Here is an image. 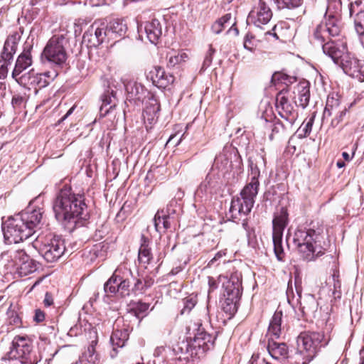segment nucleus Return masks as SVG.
<instances>
[{
	"instance_id": "nucleus-1",
	"label": "nucleus",
	"mask_w": 364,
	"mask_h": 364,
	"mask_svg": "<svg viewBox=\"0 0 364 364\" xmlns=\"http://www.w3.org/2000/svg\"><path fill=\"white\" fill-rule=\"evenodd\" d=\"M56 220L69 231L82 226L90 215L83 195L75 194L70 188H62L53 203Z\"/></svg>"
},
{
	"instance_id": "nucleus-2",
	"label": "nucleus",
	"mask_w": 364,
	"mask_h": 364,
	"mask_svg": "<svg viewBox=\"0 0 364 364\" xmlns=\"http://www.w3.org/2000/svg\"><path fill=\"white\" fill-rule=\"evenodd\" d=\"M43 214L41 208L33 209L29 205L26 210L9 217L1 225L5 243H18L33 235L39 228Z\"/></svg>"
},
{
	"instance_id": "nucleus-3",
	"label": "nucleus",
	"mask_w": 364,
	"mask_h": 364,
	"mask_svg": "<svg viewBox=\"0 0 364 364\" xmlns=\"http://www.w3.org/2000/svg\"><path fill=\"white\" fill-rule=\"evenodd\" d=\"M292 245L304 260L311 261L322 256L328 245L323 226L318 222L312 221L298 227L292 237Z\"/></svg>"
},
{
	"instance_id": "nucleus-4",
	"label": "nucleus",
	"mask_w": 364,
	"mask_h": 364,
	"mask_svg": "<svg viewBox=\"0 0 364 364\" xmlns=\"http://www.w3.org/2000/svg\"><path fill=\"white\" fill-rule=\"evenodd\" d=\"M259 186V181L250 180L240 191V196L232 198L229 213L233 220H240L251 212L258 193Z\"/></svg>"
},
{
	"instance_id": "nucleus-5",
	"label": "nucleus",
	"mask_w": 364,
	"mask_h": 364,
	"mask_svg": "<svg viewBox=\"0 0 364 364\" xmlns=\"http://www.w3.org/2000/svg\"><path fill=\"white\" fill-rule=\"evenodd\" d=\"M0 262L11 272H14L21 277L34 272L38 269L36 262L23 250L2 253L0 256Z\"/></svg>"
},
{
	"instance_id": "nucleus-6",
	"label": "nucleus",
	"mask_w": 364,
	"mask_h": 364,
	"mask_svg": "<svg viewBox=\"0 0 364 364\" xmlns=\"http://www.w3.org/2000/svg\"><path fill=\"white\" fill-rule=\"evenodd\" d=\"M322 49L333 63L339 65L349 76H358L354 68L359 60L347 52L346 47L341 43L328 41L322 45Z\"/></svg>"
},
{
	"instance_id": "nucleus-7",
	"label": "nucleus",
	"mask_w": 364,
	"mask_h": 364,
	"mask_svg": "<svg viewBox=\"0 0 364 364\" xmlns=\"http://www.w3.org/2000/svg\"><path fill=\"white\" fill-rule=\"evenodd\" d=\"M216 336L208 333L201 324L198 325L197 332L193 338L183 342L180 347L182 353L193 358H201L206 351L213 348Z\"/></svg>"
},
{
	"instance_id": "nucleus-8",
	"label": "nucleus",
	"mask_w": 364,
	"mask_h": 364,
	"mask_svg": "<svg viewBox=\"0 0 364 364\" xmlns=\"http://www.w3.org/2000/svg\"><path fill=\"white\" fill-rule=\"evenodd\" d=\"M324 335L320 332H301L296 338V354L302 359L301 364H308L316 356L318 349L326 345Z\"/></svg>"
},
{
	"instance_id": "nucleus-9",
	"label": "nucleus",
	"mask_w": 364,
	"mask_h": 364,
	"mask_svg": "<svg viewBox=\"0 0 364 364\" xmlns=\"http://www.w3.org/2000/svg\"><path fill=\"white\" fill-rule=\"evenodd\" d=\"M33 247L48 262L58 261L66 250L64 240L51 235L42 238L38 237L33 243Z\"/></svg>"
},
{
	"instance_id": "nucleus-10",
	"label": "nucleus",
	"mask_w": 364,
	"mask_h": 364,
	"mask_svg": "<svg viewBox=\"0 0 364 364\" xmlns=\"http://www.w3.org/2000/svg\"><path fill=\"white\" fill-rule=\"evenodd\" d=\"M288 91L283 89L276 97V108L279 116L285 121L284 124L277 122L274 124L272 132H279L287 128H291L298 118L296 109L290 103L287 95Z\"/></svg>"
},
{
	"instance_id": "nucleus-11",
	"label": "nucleus",
	"mask_w": 364,
	"mask_h": 364,
	"mask_svg": "<svg viewBox=\"0 0 364 364\" xmlns=\"http://www.w3.org/2000/svg\"><path fill=\"white\" fill-rule=\"evenodd\" d=\"M67 44L68 40L63 35H54L48 41L42 52V60L51 65H63L68 57L65 48Z\"/></svg>"
},
{
	"instance_id": "nucleus-12",
	"label": "nucleus",
	"mask_w": 364,
	"mask_h": 364,
	"mask_svg": "<svg viewBox=\"0 0 364 364\" xmlns=\"http://www.w3.org/2000/svg\"><path fill=\"white\" fill-rule=\"evenodd\" d=\"M289 223L287 209L282 207L274 214L272 220V241L274 252L279 261H284L285 252L282 245L283 232Z\"/></svg>"
},
{
	"instance_id": "nucleus-13",
	"label": "nucleus",
	"mask_w": 364,
	"mask_h": 364,
	"mask_svg": "<svg viewBox=\"0 0 364 364\" xmlns=\"http://www.w3.org/2000/svg\"><path fill=\"white\" fill-rule=\"evenodd\" d=\"M56 76V73H53L51 75L50 72L38 73L33 69H31L18 77L16 81L25 88L28 90L34 88L36 90L37 88L46 87Z\"/></svg>"
},
{
	"instance_id": "nucleus-14",
	"label": "nucleus",
	"mask_w": 364,
	"mask_h": 364,
	"mask_svg": "<svg viewBox=\"0 0 364 364\" xmlns=\"http://www.w3.org/2000/svg\"><path fill=\"white\" fill-rule=\"evenodd\" d=\"M325 23L318 25L314 32V38L323 43L327 36H337L339 35L341 29L338 24V16L337 14H331L329 9L325 15Z\"/></svg>"
},
{
	"instance_id": "nucleus-15",
	"label": "nucleus",
	"mask_w": 364,
	"mask_h": 364,
	"mask_svg": "<svg viewBox=\"0 0 364 364\" xmlns=\"http://www.w3.org/2000/svg\"><path fill=\"white\" fill-rule=\"evenodd\" d=\"M20 39L21 36L17 32L9 35L6 39L0 57V62H4L0 67V79L6 76L8 73L7 66L11 64L14 58Z\"/></svg>"
},
{
	"instance_id": "nucleus-16",
	"label": "nucleus",
	"mask_w": 364,
	"mask_h": 364,
	"mask_svg": "<svg viewBox=\"0 0 364 364\" xmlns=\"http://www.w3.org/2000/svg\"><path fill=\"white\" fill-rule=\"evenodd\" d=\"M4 358H37L32 353V341L28 336L14 337L10 350Z\"/></svg>"
},
{
	"instance_id": "nucleus-17",
	"label": "nucleus",
	"mask_w": 364,
	"mask_h": 364,
	"mask_svg": "<svg viewBox=\"0 0 364 364\" xmlns=\"http://www.w3.org/2000/svg\"><path fill=\"white\" fill-rule=\"evenodd\" d=\"M107 31L105 22L96 21L84 33L83 41L90 47H97L106 41L109 42Z\"/></svg>"
},
{
	"instance_id": "nucleus-18",
	"label": "nucleus",
	"mask_w": 364,
	"mask_h": 364,
	"mask_svg": "<svg viewBox=\"0 0 364 364\" xmlns=\"http://www.w3.org/2000/svg\"><path fill=\"white\" fill-rule=\"evenodd\" d=\"M176 204V201H171L166 208L159 210L156 212L154 218V223L157 232L160 233L162 232H165L168 229L171 228L176 213L173 207Z\"/></svg>"
},
{
	"instance_id": "nucleus-19",
	"label": "nucleus",
	"mask_w": 364,
	"mask_h": 364,
	"mask_svg": "<svg viewBox=\"0 0 364 364\" xmlns=\"http://www.w3.org/2000/svg\"><path fill=\"white\" fill-rule=\"evenodd\" d=\"M272 18V11L263 0H259L257 6L250 11L247 20L257 27L267 24Z\"/></svg>"
},
{
	"instance_id": "nucleus-20",
	"label": "nucleus",
	"mask_w": 364,
	"mask_h": 364,
	"mask_svg": "<svg viewBox=\"0 0 364 364\" xmlns=\"http://www.w3.org/2000/svg\"><path fill=\"white\" fill-rule=\"evenodd\" d=\"M219 281L222 282L223 288L224 289L223 294H230L235 296H241L242 294V282L241 274L235 272L227 276H219Z\"/></svg>"
},
{
	"instance_id": "nucleus-21",
	"label": "nucleus",
	"mask_w": 364,
	"mask_h": 364,
	"mask_svg": "<svg viewBox=\"0 0 364 364\" xmlns=\"http://www.w3.org/2000/svg\"><path fill=\"white\" fill-rule=\"evenodd\" d=\"M32 45L25 44L22 53L18 56L12 72V77L15 80L18 79V77L22 75L23 72L32 65Z\"/></svg>"
},
{
	"instance_id": "nucleus-22",
	"label": "nucleus",
	"mask_w": 364,
	"mask_h": 364,
	"mask_svg": "<svg viewBox=\"0 0 364 364\" xmlns=\"http://www.w3.org/2000/svg\"><path fill=\"white\" fill-rule=\"evenodd\" d=\"M137 29L139 34L144 31L148 40L153 44H156L162 36V25L156 18L145 22L144 25L138 24Z\"/></svg>"
},
{
	"instance_id": "nucleus-23",
	"label": "nucleus",
	"mask_w": 364,
	"mask_h": 364,
	"mask_svg": "<svg viewBox=\"0 0 364 364\" xmlns=\"http://www.w3.org/2000/svg\"><path fill=\"white\" fill-rule=\"evenodd\" d=\"M299 311L302 314V317L308 320L316 316L318 304L312 294H306L304 297H300Z\"/></svg>"
},
{
	"instance_id": "nucleus-24",
	"label": "nucleus",
	"mask_w": 364,
	"mask_h": 364,
	"mask_svg": "<svg viewBox=\"0 0 364 364\" xmlns=\"http://www.w3.org/2000/svg\"><path fill=\"white\" fill-rule=\"evenodd\" d=\"M105 26L107 28V35L109 40L117 41V38H123L127 31V25L124 19L116 18L111 20Z\"/></svg>"
},
{
	"instance_id": "nucleus-25",
	"label": "nucleus",
	"mask_w": 364,
	"mask_h": 364,
	"mask_svg": "<svg viewBox=\"0 0 364 364\" xmlns=\"http://www.w3.org/2000/svg\"><path fill=\"white\" fill-rule=\"evenodd\" d=\"M274 338H269L267 348L272 358L280 362L284 361L289 355V348L285 343H279L274 341Z\"/></svg>"
},
{
	"instance_id": "nucleus-26",
	"label": "nucleus",
	"mask_w": 364,
	"mask_h": 364,
	"mask_svg": "<svg viewBox=\"0 0 364 364\" xmlns=\"http://www.w3.org/2000/svg\"><path fill=\"white\" fill-rule=\"evenodd\" d=\"M151 79L154 85L159 88H166L174 81V77L166 73L164 69L159 66H156L150 72Z\"/></svg>"
},
{
	"instance_id": "nucleus-27",
	"label": "nucleus",
	"mask_w": 364,
	"mask_h": 364,
	"mask_svg": "<svg viewBox=\"0 0 364 364\" xmlns=\"http://www.w3.org/2000/svg\"><path fill=\"white\" fill-rule=\"evenodd\" d=\"M127 92V100L129 101H142L145 97L146 90L140 83L135 81H129L124 83Z\"/></svg>"
},
{
	"instance_id": "nucleus-28",
	"label": "nucleus",
	"mask_w": 364,
	"mask_h": 364,
	"mask_svg": "<svg viewBox=\"0 0 364 364\" xmlns=\"http://www.w3.org/2000/svg\"><path fill=\"white\" fill-rule=\"evenodd\" d=\"M128 338L129 333L127 329H115L113 331L110 337V342L112 346V352L111 353L112 358H114L117 355V349L124 346L125 343Z\"/></svg>"
},
{
	"instance_id": "nucleus-29",
	"label": "nucleus",
	"mask_w": 364,
	"mask_h": 364,
	"mask_svg": "<svg viewBox=\"0 0 364 364\" xmlns=\"http://www.w3.org/2000/svg\"><path fill=\"white\" fill-rule=\"evenodd\" d=\"M160 111V103L158 99L152 94H149L144 110V117L151 123L157 119Z\"/></svg>"
},
{
	"instance_id": "nucleus-30",
	"label": "nucleus",
	"mask_w": 364,
	"mask_h": 364,
	"mask_svg": "<svg viewBox=\"0 0 364 364\" xmlns=\"http://www.w3.org/2000/svg\"><path fill=\"white\" fill-rule=\"evenodd\" d=\"M282 312L276 311L273 314L267 330V336L269 338H279L282 334Z\"/></svg>"
},
{
	"instance_id": "nucleus-31",
	"label": "nucleus",
	"mask_w": 364,
	"mask_h": 364,
	"mask_svg": "<svg viewBox=\"0 0 364 364\" xmlns=\"http://www.w3.org/2000/svg\"><path fill=\"white\" fill-rule=\"evenodd\" d=\"M116 93L108 89L101 96L102 105L100 108L101 115H107L109 110L115 107Z\"/></svg>"
},
{
	"instance_id": "nucleus-32",
	"label": "nucleus",
	"mask_w": 364,
	"mask_h": 364,
	"mask_svg": "<svg viewBox=\"0 0 364 364\" xmlns=\"http://www.w3.org/2000/svg\"><path fill=\"white\" fill-rule=\"evenodd\" d=\"M249 167L250 168V180L255 181H259V178L260 176V168L259 165H264L265 164V159L263 156L257 154V156L253 157H250L248 160Z\"/></svg>"
},
{
	"instance_id": "nucleus-33",
	"label": "nucleus",
	"mask_w": 364,
	"mask_h": 364,
	"mask_svg": "<svg viewBox=\"0 0 364 364\" xmlns=\"http://www.w3.org/2000/svg\"><path fill=\"white\" fill-rule=\"evenodd\" d=\"M223 295L225 299L222 304L223 310L230 316H232L237 311L240 296H235L230 294Z\"/></svg>"
},
{
	"instance_id": "nucleus-34",
	"label": "nucleus",
	"mask_w": 364,
	"mask_h": 364,
	"mask_svg": "<svg viewBox=\"0 0 364 364\" xmlns=\"http://www.w3.org/2000/svg\"><path fill=\"white\" fill-rule=\"evenodd\" d=\"M340 109V100L338 97L329 95L327 98L326 107L323 110L322 117L323 121H324L326 118L333 115V114L337 112V111Z\"/></svg>"
},
{
	"instance_id": "nucleus-35",
	"label": "nucleus",
	"mask_w": 364,
	"mask_h": 364,
	"mask_svg": "<svg viewBox=\"0 0 364 364\" xmlns=\"http://www.w3.org/2000/svg\"><path fill=\"white\" fill-rule=\"evenodd\" d=\"M139 261L144 264H148L152 259L151 248L149 247L147 239L142 235L141 243L139 250Z\"/></svg>"
},
{
	"instance_id": "nucleus-36",
	"label": "nucleus",
	"mask_w": 364,
	"mask_h": 364,
	"mask_svg": "<svg viewBox=\"0 0 364 364\" xmlns=\"http://www.w3.org/2000/svg\"><path fill=\"white\" fill-rule=\"evenodd\" d=\"M299 106L305 108L308 106L310 99V91L308 83H299L296 88Z\"/></svg>"
},
{
	"instance_id": "nucleus-37",
	"label": "nucleus",
	"mask_w": 364,
	"mask_h": 364,
	"mask_svg": "<svg viewBox=\"0 0 364 364\" xmlns=\"http://www.w3.org/2000/svg\"><path fill=\"white\" fill-rule=\"evenodd\" d=\"M129 306V312L141 319L148 314L150 304L139 301L131 304Z\"/></svg>"
},
{
	"instance_id": "nucleus-38",
	"label": "nucleus",
	"mask_w": 364,
	"mask_h": 364,
	"mask_svg": "<svg viewBox=\"0 0 364 364\" xmlns=\"http://www.w3.org/2000/svg\"><path fill=\"white\" fill-rule=\"evenodd\" d=\"M118 274L117 271L112 274V276L105 283L104 291L107 295L115 294L118 293Z\"/></svg>"
},
{
	"instance_id": "nucleus-39",
	"label": "nucleus",
	"mask_w": 364,
	"mask_h": 364,
	"mask_svg": "<svg viewBox=\"0 0 364 364\" xmlns=\"http://www.w3.org/2000/svg\"><path fill=\"white\" fill-rule=\"evenodd\" d=\"M314 122V117H310L307 121H304L299 128L297 129L296 133L299 139H304L308 136L312 129Z\"/></svg>"
},
{
	"instance_id": "nucleus-40",
	"label": "nucleus",
	"mask_w": 364,
	"mask_h": 364,
	"mask_svg": "<svg viewBox=\"0 0 364 364\" xmlns=\"http://www.w3.org/2000/svg\"><path fill=\"white\" fill-rule=\"evenodd\" d=\"M198 302L196 295L190 294L182 300L183 308L181 310V314H189L195 307Z\"/></svg>"
},
{
	"instance_id": "nucleus-41",
	"label": "nucleus",
	"mask_w": 364,
	"mask_h": 364,
	"mask_svg": "<svg viewBox=\"0 0 364 364\" xmlns=\"http://www.w3.org/2000/svg\"><path fill=\"white\" fill-rule=\"evenodd\" d=\"M231 18V14H226L222 16L213 24L211 27L212 31L215 34L220 33L224 28L225 24L228 23Z\"/></svg>"
},
{
	"instance_id": "nucleus-42",
	"label": "nucleus",
	"mask_w": 364,
	"mask_h": 364,
	"mask_svg": "<svg viewBox=\"0 0 364 364\" xmlns=\"http://www.w3.org/2000/svg\"><path fill=\"white\" fill-rule=\"evenodd\" d=\"M279 10L293 9L301 4L302 0H274Z\"/></svg>"
},
{
	"instance_id": "nucleus-43",
	"label": "nucleus",
	"mask_w": 364,
	"mask_h": 364,
	"mask_svg": "<svg viewBox=\"0 0 364 364\" xmlns=\"http://www.w3.org/2000/svg\"><path fill=\"white\" fill-rule=\"evenodd\" d=\"M272 81L274 82H278L285 85L291 84L296 81V77L288 75L282 72H276L272 77Z\"/></svg>"
},
{
	"instance_id": "nucleus-44",
	"label": "nucleus",
	"mask_w": 364,
	"mask_h": 364,
	"mask_svg": "<svg viewBox=\"0 0 364 364\" xmlns=\"http://www.w3.org/2000/svg\"><path fill=\"white\" fill-rule=\"evenodd\" d=\"M230 164V161L227 156L224 154L217 155L214 160L213 166L220 171H225Z\"/></svg>"
},
{
	"instance_id": "nucleus-45",
	"label": "nucleus",
	"mask_w": 364,
	"mask_h": 364,
	"mask_svg": "<svg viewBox=\"0 0 364 364\" xmlns=\"http://www.w3.org/2000/svg\"><path fill=\"white\" fill-rule=\"evenodd\" d=\"M261 107V119L264 120L265 123L272 122V119L274 118L272 107L269 103H264L262 105Z\"/></svg>"
},
{
	"instance_id": "nucleus-46",
	"label": "nucleus",
	"mask_w": 364,
	"mask_h": 364,
	"mask_svg": "<svg viewBox=\"0 0 364 364\" xmlns=\"http://www.w3.org/2000/svg\"><path fill=\"white\" fill-rule=\"evenodd\" d=\"M118 293L121 296H129L130 294V282L128 279H123L118 275Z\"/></svg>"
},
{
	"instance_id": "nucleus-47",
	"label": "nucleus",
	"mask_w": 364,
	"mask_h": 364,
	"mask_svg": "<svg viewBox=\"0 0 364 364\" xmlns=\"http://www.w3.org/2000/svg\"><path fill=\"white\" fill-rule=\"evenodd\" d=\"M167 58H168L167 65L168 67H174L176 65L185 61L188 55L185 53H181L175 55H168Z\"/></svg>"
},
{
	"instance_id": "nucleus-48",
	"label": "nucleus",
	"mask_w": 364,
	"mask_h": 364,
	"mask_svg": "<svg viewBox=\"0 0 364 364\" xmlns=\"http://www.w3.org/2000/svg\"><path fill=\"white\" fill-rule=\"evenodd\" d=\"M332 277L333 280V289L332 290V294L335 299H341L342 293L341 282L339 279V275L338 274L334 273Z\"/></svg>"
},
{
	"instance_id": "nucleus-49",
	"label": "nucleus",
	"mask_w": 364,
	"mask_h": 364,
	"mask_svg": "<svg viewBox=\"0 0 364 364\" xmlns=\"http://www.w3.org/2000/svg\"><path fill=\"white\" fill-rule=\"evenodd\" d=\"M2 360L9 361V364H37L38 359L37 358H2Z\"/></svg>"
},
{
	"instance_id": "nucleus-50",
	"label": "nucleus",
	"mask_w": 364,
	"mask_h": 364,
	"mask_svg": "<svg viewBox=\"0 0 364 364\" xmlns=\"http://www.w3.org/2000/svg\"><path fill=\"white\" fill-rule=\"evenodd\" d=\"M151 286V284L147 282H143L141 279H138L136 280L134 287L132 288V291L134 294L142 293L145 289L149 288Z\"/></svg>"
},
{
	"instance_id": "nucleus-51",
	"label": "nucleus",
	"mask_w": 364,
	"mask_h": 364,
	"mask_svg": "<svg viewBox=\"0 0 364 364\" xmlns=\"http://www.w3.org/2000/svg\"><path fill=\"white\" fill-rule=\"evenodd\" d=\"M254 39H255V36L252 33H247L245 35V38H244V43H243L244 48L250 52H254V50L255 49Z\"/></svg>"
},
{
	"instance_id": "nucleus-52",
	"label": "nucleus",
	"mask_w": 364,
	"mask_h": 364,
	"mask_svg": "<svg viewBox=\"0 0 364 364\" xmlns=\"http://www.w3.org/2000/svg\"><path fill=\"white\" fill-rule=\"evenodd\" d=\"M215 53V50L213 48L212 45H209V49L207 51L205 56L204 58V60L202 65V69H206L211 65L213 61V57Z\"/></svg>"
},
{
	"instance_id": "nucleus-53",
	"label": "nucleus",
	"mask_w": 364,
	"mask_h": 364,
	"mask_svg": "<svg viewBox=\"0 0 364 364\" xmlns=\"http://www.w3.org/2000/svg\"><path fill=\"white\" fill-rule=\"evenodd\" d=\"M347 112L346 107H343L342 109H340L337 111V112H335L333 115L335 117L331 120V126L335 127L338 125V124L343 120V117L346 115Z\"/></svg>"
},
{
	"instance_id": "nucleus-54",
	"label": "nucleus",
	"mask_w": 364,
	"mask_h": 364,
	"mask_svg": "<svg viewBox=\"0 0 364 364\" xmlns=\"http://www.w3.org/2000/svg\"><path fill=\"white\" fill-rule=\"evenodd\" d=\"M355 73H358V76H351L353 78L358 79L360 82L364 81V61L359 60L358 63L355 65L354 68Z\"/></svg>"
},
{
	"instance_id": "nucleus-55",
	"label": "nucleus",
	"mask_w": 364,
	"mask_h": 364,
	"mask_svg": "<svg viewBox=\"0 0 364 364\" xmlns=\"http://www.w3.org/2000/svg\"><path fill=\"white\" fill-rule=\"evenodd\" d=\"M84 356L87 358L90 363H95L97 355H95V348L93 344L88 346L87 350L84 353Z\"/></svg>"
},
{
	"instance_id": "nucleus-56",
	"label": "nucleus",
	"mask_w": 364,
	"mask_h": 364,
	"mask_svg": "<svg viewBox=\"0 0 364 364\" xmlns=\"http://www.w3.org/2000/svg\"><path fill=\"white\" fill-rule=\"evenodd\" d=\"M219 283H222V282L219 281V277L218 279L213 277H208V294L218 289Z\"/></svg>"
},
{
	"instance_id": "nucleus-57",
	"label": "nucleus",
	"mask_w": 364,
	"mask_h": 364,
	"mask_svg": "<svg viewBox=\"0 0 364 364\" xmlns=\"http://www.w3.org/2000/svg\"><path fill=\"white\" fill-rule=\"evenodd\" d=\"M225 255V252H223V251L218 252L215 255L214 257L208 262V267H210L213 266L217 261L220 260Z\"/></svg>"
},
{
	"instance_id": "nucleus-58",
	"label": "nucleus",
	"mask_w": 364,
	"mask_h": 364,
	"mask_svg": "<svg viewBox=\"0 0 364 364\" xmlns=\"http://www.w3.org/2000/svg\"><path fill=\"white\" fill-rule=\"evenodd\" d=\"M24 98L20 95L14 96L11 100V104L14 108L19 107L22 105Z\"/></svg>"
},
{
	"instance_id": "nucleus-59",
	"label": "nucleus",
	"mask_w": 364,
	"mask_h": 364,
	"mask_svg": "<svg viewBox=\"0 0 364 364\" xmlns=\"http://www.w3.org/2000/svg\"><path fill=\"white\" fill-rule=\"evenodd\" d=\"M33 319L38 323L43 321L45 319V314L43 311L40 309H36Z\"/></svg>"
},
{
	"instance_id": "nucleus-60",
	"label": "nucleus",
	"mask_w": 364,
	"mask_h": 364,
	"mask_svg": "<svg viewBox=\"0 0 364 364\" xmlns=\"http://www.w3.org/2000/svg\"><path fill=\"white\" fill-rule=\"evenodd\" d=\"M43 303L46 306H50L53 304V298L48 292L45 295Z\"/></svg>"
},
{
	"instance_id": "nucleus-61",
	"label": "nucleus",
	"mask_w": 364,
	"mask_h": 364,
	"mask_svg": "<svg viewBox=\"0 0 364 364\" xmlns=\"http://www.w3.org/2000/svg\"><path fill=\"white\" fill-rule=\"evenodd\" d=\"M360 4H361V1H360V0L355 1L354 3H351L350 4L349 11H350V16H352L353 14V13H355L354 6L358 7Z\"/></svg>"
},
{
	"instance_id": "nucleus-62",
	"label": "nucleus",
	"mask_w": 364,
	"mask_h": 364,
	"mask_svg": "<svg viewBox=\"0 0 364 364\" xmlns=\"http://www.w3.org/2000/svg\"><path fill=\"white\" fill-rule=\"evenodd\" d=\"M164 350H165V348L163 346H159V347L156 348V349L154 350V355L156 357L160 356L162 354V353L164 351Z\"/></svg>"
},
{
	"instance_id": "nucleus-63",
	"label": "nucleus",
	"mask_w": 364,
	"mask_h": 364,
	"mask_svg": "<svg viewBox=\"0 0 364 364\" xmlns=\"http://www.w3.org/2000/svg\"><path fill=\"white\" fill-rule=\"evenodd\" d=\"M181 270H182V268H181V266L176 267L173 268L171 270V272H169V274H171V275H176L180 272H181Z\"/></svg>"
},
{
	"instance_id": "nucleus-64",
	"label": "nucleus",
	"mask_w": 364,
	"mask_h": 364,
	"mask_svg": "<svg viewBox=\"0 0 364 364\" xmlns=\"http://www.w3.org/2000/svg\"><path fill=\"white\" fill-rule=\"evenodd\" d=\"M75 108V106H73L71 108H70L67 113L60 119L59 122H60L61 121H64L68 116H70L73 112Z\"/></svg>"
}]
</instances>
